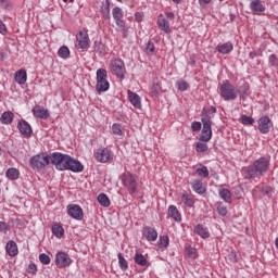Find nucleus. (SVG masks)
Returning a JSON list of instances; mask_svg holds the SVG:
<instances>
[{
    "instance_id": "obj_1",
    "label": "nucleus",
    "mask_w": 278,
    "mask_h": 278,
    "mask_svg": "<svg viewBox=\"0 0 278 278\" xmlns=\"http://www.w3.org/2000/svg\"><path fill=\"white\" fill-rule=\"evenodd\" d=\"M50 162L55 165L56 170H72V173H81L84 165L68 154L54 152L50 156Z\"/></svg>"
},
{
    "instance_id": "obj_2",
    "label": "nucleus",
    "mask_w": 278,
    "mask_h": 278,
    "mask_svg": "<svg viewBox=\"0 0 278 278\" xmlns=\"http://www.w3.org/2000/svg\"><path fill=\"white\" fill-rule=\"evenodd\" d=\"M270 168V161L267 157H261L256 160L252 165L244 167L242 169V175L244 179H250L251 181H257L268 173Z\"/></svg>"
},
{
    "instance_id": "obj_3",
    "label": "nucleus",
    "mask_w": 278,
    "mask_h": 278,
    "mask_svg": "<svg viewBox=\"0 0 278 278\" xmlns=\"http://www.w3.org/2000/svg\"><path fill=\"white\" fill-rule=\"evenodd\" d=\"M219 94L224 101H236L238 99V88L229 83V80H226L219 85Z\"/></svg>"
},
{
    "instance_id": "obj_4",
    "label": "nucleus",
    "mask_w": 278,
    "mask_h": 278,
    "mask_svg": "<svg viewBox=\"0 0 278 278\" xmlns=\"http://www.w3.org/2000/svg\"><path fill=\"white\" fill-rule=\"evenodd\" d=\"M51 164V157L45 153L37 154L29 160V165L33 170H40L45 166Z\"/></svg>"
},
{
    "instance_id": "obj_5",
    "label": "nucleus",
    "mask_w": 278,
    "mask_h": 278,
    "mask_svg": "<svg viewBox=\"0 0 278 278\" xmlns=\"http://www.w3.org/2000/svg\"><path fill=\"white\" fill-rule=\"evenodd\" d=\"M97 92L101 94V92H108L110 90V81H108V71L103 68H99L97 71Z\"/></svg>"
},
{
    "instance_id": "obj_6",
    "label": "nucleus",
    "mask_w": 278,
    "mask_h": 278,
    "mask_svg": "<svg viewBox=\"0 0 278 278\" xmlns=\"http://www.w3.org/2000/svg\"><path fill=\"white\" fill-rule=\"evenodd\" d=\"M123 186L128 190L129 194H136L138 190V181L131 173H125L121 176Z\"/></svg>"
},
{
    "instance_id": "obj_7",
    "label": "nucleus",
    "mask_w": 278,
    "mask_h": 278,
    "mask_svg": "<svg viewBox=\"0 0 278 278\" xmlns=\"http://www.w3.org/2000/svg\"><path fill=\"white\" fill-rule=\"evenodd\" d=\"M202 124H203L202 131L203 134H207V135H201L200 140L202 142H210V140H212V117L210 115H204L202 117Z\"/></svg>"
},
{
    "instance_id": "obj_8",
    "label": "nucleus",
    "mask_w": 278,
    "mask_h": 278,
    "mask_svg": "<svg viewBox=\"0 0 278 278\" xmlns=\"http://www.w3.org/2000/svg\"><path fill=\"white\" fill-rule=\"evenodd\" d=\"M111 71L113 75H116L119 79L125 78V63L123 60L115 59L111 61Z\"/></svg>"
},
{
    "instance_id": "obj_9",
    "label": "nucleus",
    "mask_w": 278,
    "mask_h": 278,
    "mask_svg": "<svg viewBox=\"0 0 278 278\" xmlns=\"http://www.w3.org/2000/svg\"><path fill=\"white\" fill-rule=\"evenodd\" d=\"M73 264V260H71V256L66 254L65 252H58L55 255V265L58 268H66V266H70Z\"/></svg>"
},
{
    "instance_id": "obj_10",
    "label": "nucleus",
    "mask_w": 278,
    "mask_h": 278,
    "mask_svg": "<svg viewBox=\"0 0 278 278\" xmlns=\"http://www.w3.org/2000/svg\"><path fill=\"white\" fill-rule=\"evenodd\" d=\"M67 214L75 220H84V210L77 204L67 205Z\"/></svg>"
},
{
    "instance_id": "obj_11",
    "label": "nucleus",
    "mask_w": 278,
    "mask_h": 278,
    "mask_svg": "<svg viewBox=\"0 0 278 278\" xmlns=\"http://www.w3.org/2000/svg\"><path fill=\"white\" fill-rule=\"evenodd\" d=\"M94 157L97 162H100L101 164H105L112 160V152L108 149H98L94 152Z\"/></svg>"
},
{
    "instance_id": "obj_12",
    "label": "nucleus",
    "mask_w": 278,
    "mask_h": 278,
    "mask_svg": "<svg viewBox=\"0 0 278 278\" xmlns=\"http://www.w3.org/2000/svg\"><path fill=\"white\" fill-rule=\"evenodd\" d=\"M112 15L117 27H119L122 31H125V21H123V9H121L119 7H115L112 11Z\"/></svg>"
},
{
    "instance_id": "obj_13",
    "label": "nucleus",
    "mask_w": 278,
    "mask_h": 278,
    "mask_svg": "<svg viewBox=\"0 0 278 278\" xmlns=\"http://www.w3.org/2000/svg\"><path fill=\"white\" fill-rule=\"evenodd\" d=\"M79 49H88L90 47V37L88 33L79 31L76 36Z\"/></svg>"
},
{
    "instance_id": "obj_14",
    "label": "nucleus",
    "mask_w": 278,
    "mask_h": 278,
    "mask_svg": "<svg viewBox=\"0 0 278 278\" xmlns=\"http://www.w3.org/2000/svg\"><path fill=\"white\" fill-rule=\"evenodd\" d=\"M270 127H273V123L268 116H263L258 119V130L261 134H268V131H270Z\"/></svg>"
},
{
    "instance_id": "obj_15",
    "label": "nucleus",
    "mask_w": 278,
    "mask_h": 278,
    "mask_svg": "<svg viewBox=\"0 0 278 278\" xmlns=\"http://www.w3.org/2000/svg\"><path fill=\"white\" fill-rule=\"evenodd\" d=\"M17 127L22 136H25L26 138H29V136H31V126L26 121H21Z\"/></svg>"
},
{
    "instance_id": "obj_16",
    "label": "nucleus",
    "mask_w": 278,
    "mask_h": 278,
    "mask_svg": "<svg viewBox=\"0 0 278 278\" xmlns=\"http://www.w3.org/2000/svg\"><path fill=\"white\" fill-rule=\"evenodd\" d=\"M157 25L162 31H165V34H170V23L164 15H160L157 20Z\"/></svg>"
},
{
    "instance_id": "obj_17",
    "label": "nucleus",
    "mask_w": 278,
    "mask_h": 278,
    "mask_svg": "<svg viewBox=\"0 0 278 278\" xmlns=\"http://www.w3.org/2000/svg\"><path fill=\"white\" fill-rule=\"evenodd\" d=\"M143 236L149 242H155L157 240V231L151 227L143 228Z\"/></svg>"
},
{
    "instance_id": "obj_18",
    "label": "nucleus",
    "mask_w": 278,
    "mask_h": 278,
    "mask_svg": "<svg viewBox=\"0 0 278 278\" xmlns=\"http://www.w3.org/2000/svg\"><path fill=\"white\" fill-rule=\"evenodd\" d=\"M218 53H222V55H227L228 53H231L233 51V43L231 41H228L226 43H219L217 46Z\"/></svg>"
},
{
    "instance_id": "obj_19",
    "label": "nucleus",
    "mask_w": 278,
    "mask_h": 278,
    "mask_svg": "<svg viewBox=\"0 0 278 278\" xmlns=\"http://www.w3.org/2000/svg\"><path fill=\"white\" fill-rule=\"evenodd\" d=\"M33 114L37 118L47 119L49 117V111L46 110L43 106L37 105L33 109Z\"/></svg>"
},
{
    "instance_id": "obj_20",
    "label": "nucleus",
    "mask_w": 278,
    "mask_h": 278,
    "mask_svg": "<svg viewBox=\"0 0 278 278\" xmlns=\"http://www.w3.org/2000/svg\"><path fill=\"white\" fill-rule=\"evenodd\" d=\"M255 192H261L263 197H270V194H273V188L264 184H261L256 186V188L253 190V194H255Z\"/></svg>"
},
{
    "instance_id": "obj_21",
    "label": "nucleus",
    "mask_w": 278,
    "mask_h": 278,
    "mask_svg": "<svg viewBox=\"0 0 278 278\" xmlns=\"http://www.w3.org/2000/svg\"><path fill=\"white\" fill-rule=\"evenodd\" d=\"M128 99L131 105H134V108H137V110H140L142 108V102H140V96H138L137 93L128 91Z\"/></svg>"
},
{
    "instance_id": "obj_22",
    "label": "nucleus",
    "mask_w": 278,
    "mask_h": 278,
    "mask_svg": "<svg viewBox=\"0 0 278 278\" xmlns=\"http://www.w3.org/2000/svg\"><path fill=\"white\" fill-rule=\"evenodd\" d=\"M14 79L16 84H20V86H23L27 81V71L20 70L15 73Z\"/></svg>"
},
{
    "instance_id": "obj_23",
    "label": "nucleus",
    "mask_w": 278,
    "mask_h": 278,
    "mask_svg": "<svg viewBox=\"0 0 278 278\" xmlns=\"http://www.w3.org/2000/svg\"><path fill=\"white\" fill-rule=\"evenodd\" d=\"M194 232L198 235V236H200V238H210V230L205 227V226H203V225H201V224H199L198 226H195V228H194Z\"/></svg>"
},
{
    "instance_id": "obj_24",
    "label": "nucleus",
    "mask_w": 278,
    "mask_h": 278,
    "mask_svg": "<svg viewBox=\"0 0 278 278\" xmlns=\"http://www.w3.org/2000/svg\"><path fill=\"white\" fill-rule=\"evenodd\" d=\"M168 215L170 216V218H174V220H176V223L181 222V214H179V210H177V206L170 205L168 207Z\"/></svg>"
},
{
    "instance_id": "obj_25",
    "label": "nucleus",
    "mask_w": 278,
    "mask_h": 278,
    "mask_svg": "<svg viewBox=\"0 0 278 278\" xmlns=\"http://www.w3.org/2000/svg\"><path fill=\"white\" fill-rule=\"evenodd\" d=\"M7 253L11 255V257H14L18 253V248L16 247V242L14 241H9L7 243Z\"/></svg>"
},
{
    "instance_id": "obj_26",
    "label": "nucleus",
    "mask_w": 278,
    "mask_h": 278,
    "mask_svg": "<svg viewBox=\"0 0 278 278\" xmlns=\"http://www.w3.org/2000/svg\"><path fill=\"white\" fill-rule=\"evenodd\" d=\"M251 10L255 12V14H260V12H264V4L260 0H253L250 4Z\"/></svg>"
},
{
    "instance_id": "obj_27",
    "label": "nucleus",
    "mask_w": 278,
    "mask_h": 278,
    "mask_svg": "<svg viewBox=\"0 0 278 278\" xmlns=\"http://www.w3.org/2000/svg\"><path fill=\"white\" fill-rule=\"evenodd\" d=\"M219 197L226 203H231V191L229 189H225V188L219 189Z\"/></svg>"
},
{
    "instance_id": "obj_28",
    "label": "nucleus",
    "mask_w": 278,
    "mask_h": 278,
    "mask_svg": "<svg viewBox=\"0 0 278 278\" xmlns=\"http://www.w3.org/2000/svg\"><path fill=\"white\" fill-rule=\"evenodd\" d=\"M238 97L244 101L249 97V85L244 84L237 89Z\"/></svg>"
},
{
    "instance_id": "obj_29",
    "label": "nucleus",
    "mask_w": 278,
    "mask_h": 278,
    "mask_svg": "<svg viewBox=\"0 0 278 278\" xmlns=\"http://www.w3.org/2000/svg\"><path fill=\"white\" fill-rule=\"evenodd\" d=\"M0 121H1V123H3V125H10V123H12V121H14V114L12 112H4L1 115Z\"/></svg>"
},
{
    "instance_id": "obj_30",
    "label": "nucleus",
    "mask_w": 278,
    "mask_h": 278,
    "mask_svg": "<svg viewBox=\"0 0 278 278\" xmlns=\"http://www.w3.org/2000/svg\"><path fill=\"white\" fill-rule=\"evenodd\" d=\"M98 203H100L102 207H110L111 205L110 198H108L105 193H100L98 195Z\"/></svg>"
},
{
    "instance_id": "obj_31",
    "label": "nucleus",
    "mask_w": 278,
    "mask_h": 278,
    "mask_svg": "<svg viewBox=\"0 0 278 278\" xmlns=\"http://www.w3.org/2000/svg\"><path fill=\"white\" fill-rule=\"evenodd\" d=\"M192 188L198 194H204L205 192V187H203V182L201 180H194Z\"/></svg>"
},
{
    "instance_id": "obj_32",
    "label": "nucleus",
    "mask_w": 278,
    "mask_h": 278,
    "mask_svg": "<svg viewBox=\"0 0 278 278\" xmlns=\"http://www.w3.org/2000/svg\"><path fill=\"white\" fill-rule=\"evenodd\" d=\"M52 233L55 238H62L64 236V228L60 224H54L52 226Z\"/></svg>"
},
{
    "instance_id": "obj_33",
    "label": "nucleus",
    "mask_w": 278,
    "mask_h": 278,
    "mask_svg": "<svg viewBox=\"0 0 278 278\" xmlns=\"http://www.w3.org/2000/svg\"><path fill=\"white\" fill-rule=\"evenodd\" d=\"M59 58H62L63 60H67V58H71V50L66 46H62L59 49Z\"/></svg>"
},
{
    "instance_id": "obj_34",
    "label": "nucleus",
    "mask_w": 278,
    "mask_h": 278,
    "mask_svg": "<svg viewBox=\"0 0 278 278\" xmlns=\"http://www.w3.org/2000/svg\"><path fill=\"white\" fill-rule=\"evenodd\" d=\"M18 169L11 167L7 170V177L8 179L14 180V179H18Z\"/></svg>"
},
{
    "instance_id": "obj_35",
    "label": "nucleus",
    "mask_w": 278,
    "mask_h": 278,
    "mask_svg": "<svg viewBox=\"0 0 278 278\" xmlns=\"http://www.w3.org/2000/svg\"><path fill=\"white\" fill-rule=\"evenodd\" d=\"M181 201L187 205V207H192L194 205V199H192L188 193L182 194Z\"/></svg>"
},
{
    "instance_id": "obj_36",
    "label": "nucleus",
    "mask_w": 278,
    "mask_h": 278,
    "mask_svg": "<svg viewBox=\"0 0 278 278\" xmlns=\"http://www.w3.org/2000/svg\"><path fill=\"white\" fill-rule=\"evenodd\" d=\"M185 253H186V255H188V257H191L192 260H197V257H198L197 249H194L190 245H186Z\"/></svg>"
},
{
    "instance_id": "obj_37",
    "label": "nucleus",
    "mask_w": 278,
    "mask_h": 278,
    "mask_svg": "<svg viewBox=\"0 0 278 278\" xmlns=\"http://www.w3.org/2000/svg\"><path fill=\"white\" fill-rule=\"evenodd\" d=\"M117 257H118L119 268H122L123 270H127L129 268L127 260H125V257H123L122 253H118Z\"/></svg>"
},
{
    "instance_id": "obj_38",
    "label": "nucleus",
    "mask_w": 278,
    "mask_h": 278,
    "mask_svg": "<svg viewBox=\"0 0 278 278\" xmlns=\"http://www.w3.org/2000/svg\"><path fill=\"white\" fill-rule=\"evenodd\" d=\"M101 12L104 18L110 20V1L106 0L105 3L102 4Z\"/></svg>"
},
{
    "instance_id": "obj_39",
    "label": "nucleus",
    "mask_w": 278,
    "mask_h": 278,
    "mask_svg": "<svg viewBox=\"0 0 278 278\" xmlns=\"http://www.w3.org/2000/svg\"><path fill=\"white\" fill-rule=\"evenodd\" d=\"M161 92H162V86H160V84L154 83L150 91L151 97H157Z\"/></svg>"
},
{
    "instance_id": "obj_40",
    "label": "nucleus",
    "mask_w": 278,
    "mask_h": 278,
    "mask_svg": "<svg viewBox=\"0 0 278 278\" xmlns=\"http://www.w3.org/2000/svg\"><path fill=\"white\" fill-rule=\"evenodd\" d=\"M135 262L139 266H147V264H148L147 258H144V255H142V254H136Z\"/></svg>"
},
{
    "instance_id": "obj_41",
    "label": "nucleus",
    "mask_w": 278,
    "mask_h": 278,
    "mask_svg": "<svg viewBox=\"0 0 278 278\" xmlns=\"http://www.w3.org/2000/svg\"><path fill=\"white\" fill-rule=\"evenodd\" d=\"M240 121H241L242 125H253L255 123V119H253V117H250L247 115H242L240 117Z\"/></svg>"
},
{
    "instance_id": "obj_42",
    "label": "nucleus",
    "mask_w": 278,
    "mask_h": 278,
    "mask_svg": "<svg viewBox=\"0 0 278 278\" xmlns=\"http://www.w3.org/2000/svg\"><path fill=\"white\" fill-rule=\"evenodd\" d=\"M168 244H169L168 236H163L160 238L159 247L161 249H166V247H168Z\"/></svg>"
},
{
    "instance_id": "obj_43",
    "label": "nucleus",
    "mask_w": 278,
    "mask_h": 278,
    "mask_svg": "<svg viewBox=\"0 0 278 278\" xmlns=\"http://www.w3.org/2000/svg\"><path fill=\"white\" fill-rule=\"evenodd\" d=\"M217 214L219 216H227V206L223 203H217Z\"/></svg>"
},
{
    "instance_id": "obj_44",
    "label": "nucleus",
    "mask_w": 278,
    "mask_h": 278,
    "mask_svg": "<svg viewBox=\"0 0 278 278\" xmlns=\"http://www.w3.org/2000/svg\"><path fill=\"white\" fill-rule=\"evenodd\" d=\"M197 173L199 175V177H210V172L207 170V167L205 166H202V167H199L197 169Z\"/></svg>"
},
{
    "instance_id": "obj_45",
    "label": "nucleus",
    "mask_w": 278,
    "mask_h": 278,
    "mask_svg": "<svg viewBox=\"0 0 278 278\" xmlns=\"http://www.w3.org/2000/svg\"><path fill=\"white\" fill-rule=\"evenodd\" d=\"M177 88H178V90H180V92H186V90H188V88H190V85H188L185 80H179L177 83Z\"/></svg>"
},
{
    "instance_id": "obj_46",
    "label": "nucleus",
    "mask_w": 278,
    "mask_h": 278,
    "mask_svg": "<svg viewBox=\"0 0 278 278\" xmlns=\"http://www.w3.org/2000/svg\"><path fill=\"white\" fill-rule=\"evenodd\" d=\"M195 151H198V153H205V151H207V143L198 142Z\"/></svg>"
},
{
    "instance_id": "obj_47",
    "label": "nucleus",
    "mask_w": 278,
    "mask_h": 278,
    "mask_svg": "<svg viewBox=\"0 0 278 278\" xmlns=\"http://www.w3.org/2000/svg\"><path fill=\"white\" fill-rule=\"evenodd\" d=\"M39 262H41V264L49 265L51 264V257H49V255L46 253H42L39 255Z\"/></svg>"
},
{
    "instance_id": "obj_48",
    "label": "nucleus",
    "mask_w": 278,
    "mask_h": 278,
    "mask_svg": "<svg viewBox=\"0 0 278 278\" xmlns=\"http://www.w3.org/2000/svg\"><path fill=\"white\" fill-rule=\"evenodd\" d=\"M228 260L232 264H236V262H238V253H236V250L230 251V253L228 254Z\"/></svg>"
},
{
    "instance_id": "obj_49",
    "label": "nucleus",
    "mask_w": 278,
    "mask_h": 278,
    "mask_svg": "<svg viewBox=\"0 0 278 278\" xmlns=\"http://www.w3.org/2000/svg\"><path fill=\"white\" fill-rule=\"evenodd\" d=\"M112 131L113 134H115V136H123V128L119 124H114L112 127Z\"/></svg>"
},
{
    "instance_id": "obj_50",
    "label": "nucleus",
    "mask_w": 278,
    "mask_h": 278,
    "mask_svg": "<svg viewBox=\"0 0 278 278\" xmlns=\"http://www.w3.org/2000/svg\"><path fill=\"white\" fill-rule=\"evenodd\" d=\"M10 226L5 222H0V233H8Z\"/></svg>"
},
{
    "instance_id": "obj_51",
    "label": "nucleus",
    "mask_w": 278,
    "mask_h": 278,
    "mask_svg": "<svg viewBox=\"0 0 278 278\" xmlns=\"http://www.w3.org/2000/svg\"><path fill=\"white\" fill-rule=\"evenodd\" d=\"M146 51L149 54L153 53L155 51V45L153 42L149 41L146 47Z\"/></svg>"
},
{
    "instance_id": "obj_52",
    "label": "nucleus",
    "mask_w": 278,
    "mask_h": 278,
    "mask_svg": "<svg viewBox=\"0 0 278 278\" xmlns=\"http://www.w3.org/2000/svg\"><path fill=\"white\" fill-rule=\"evenodd\" d=\"M201 122H193L191 124L192 131H201Z\"/></svg>"
},
{
    "instance_id": "obj_53",
    "label": "nucleus",
    "mask_w": 278,
    "mask_h": 278,
    "mask_svg": "<svg viewBox=\"0 0 278 278\" xmlns=\"http://www.w3.org/2000/svg\"><path fill=\"white\" fill-rule=\"evenodd\" d=\"M0 34H2V36H5V34H8V27L1 20H0Z\"/></svg>"
},
{
    "instance_id": "obj_54",
    "label": "nucleus",
    "mask_w": 278,
    "mask_h": 278,
    "mask_svg": "<svg viewBox=\"0 0 278 278\" xmlns=\"http://www.w3.org/2000/svg\"><path fill=\"white\" fill-rule=\"evenodd\" d=\"M277 63H278L277 55L271 54V55L269 56V64H270V66H277Z\"/></svg>"
},
{
    "instance_id": "obj_55",
    "label": "nucleus",
    "mask_w": 278,
    "mask_h": 278,
    "mask_svg": "<svg viewBox=\"0 0 278 278\" xmlns=\"http://www.w3.org/2000/svg\"><path fill=\"white\" fill-rule=\"evenodd\" d=\"M143 16H144V15H143L142 13L137 12V13L135 14V21H137V23H142Z\"/></svg>"
},
{
    "instance_id": "obj_56",
    "label": "nucleus",
    "mask_w": 278,
    "mask_h": 278,
    "mask_svg": "<svg viewBox=\"0 0 278 278\" xmlns=\"http://www.w3.org/2000/svg\"><path fill=\"white\" fill-rule=\"evenodd\" d=\"M1 8H4V10H8L10 8V1L8 0H0Z\"/></svg>"
},
{
    "instance_id": "obj_57",
    "label": "nucleus",
    "mask_w": 278,
    "mask_h": 278,
    "mask_svg": "<svg viewBox=\"0 0 278 278\" xmlns=\"http://www.w3.org/2000/svg\"><path fill=\"white\" fill-rule=\"evenodd\" d=\"M37 268H36V264L31 263L28 266V273H36Z\"/></svg>"
},
{
    "instance_id": "obj_58",
    "label": "nucleus",
    "mask_w": 278,
    "mask_h": 278,
    "mask_svg": "<svg viewBox=\"0 0 278 278\" xmlns=\"http://www.w3.org/2000/svg\"><path fill=\"white\" fill-rule=\"evenodd\" d=\"M166 16H167L168 21H174V18H175V13L168 12V13H166Z\"/></svg>"
},
{
    "instance_id": "obj_59",
    "label": "nucleus",
    "mask_w": 278,
    "mask_h": 278,
    "mask_svg": "<svg viewBox=\"0 0 278 278\" xmlns=\"http://www.w3.org/2000/svg\"><path fill=\"white\" fill-rule=\"evenodd\" d=\"M201 5H207V3H212V0H199Z\"/></svg>"
},
{
    "instance_id": "obj_60",
    "label": "nucleus",
    "mask_w": 278,
    "mask_h": 278,
    "mask_svg": "<svg viewBox=\"0 0 278 278\" xmlns=\"http://www.w3.org/2000/svg\"><path fill=\"white\" fill-rule=\"evenodd\" d=\"M211 112H212L213 114H216V108L212 106V108H211Z\"/></svg>"
},
{
    "instance_id": "obj_61",
    "label": "nucleus",
    "mask_w": 278,
    "mask_h": 278,
    "mask_svg": "<svg viewBox=\"0 0 278 278\" xmlns=\"http://www.w3.org/2000/svg\"><path fill=\"white\" fill-rule=\"evenodd\" d=\"M63 1H64V3H68V2L73 3L74 0H63Z\"/></svg>"
},
{
    "instance_id": "obj_62",
    "label": "nucleus",
    "mask_w": 278,
    "mask_h": 278,
    "mask_svg": "<svg viewBox=\"0 0 278 278\" xmlns=\"http://www.w3.org/2000/svg\"><path fill=\"white\" fill-rule=\"evenodd\" d=\"M174 3H181V0H172Z\"/></svg>"
},
{
    "instance_id": "obj_63",
    "label": "nucleus",
    "mask_w": 278,
    "mask_h": 278,
    "mask_svg": "<svg viewBox=\"0 0 278 278\" xmlns=\"http://www.w3.org/2000/svg\"><path fill=\"white\" fill-rule=\"evenodd\" d=\"M276 248L278 249V238L276 239Z\"/></svg>"
},
{
    "instance_id": "obj_64",
    "label": "nucleus",
    "mask_w": 278,
    "mask_h": 278,
    "mask_svg": "<svg viewBox=\"0 0 278 278\" xmlns=\"http://www.w3.org/2000/svg\"><path fill=\"white\" fill-rule=\"evenodd\" d=\"M0 58H3V52L2 51H0Z\"/></svg>"
}]
</instances>
